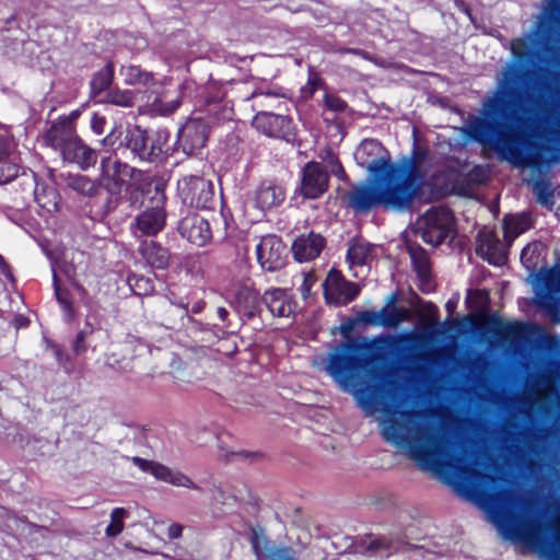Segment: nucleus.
Here are the masks:
<instances>
[{"label": "nucleus", "instance_id": "nucleus-40", "mask_svg": "<svg viewBox=\"0 0 560 560\" xmlns=\"http://www.w3.org/2000/svg\"><path fill=\"white\" fill-rule=\"evenodd\" d=\"M109 103L122 107H129L133 104V93L131 91H113L108 94Z\"/></svg>", "mask_w": 560, "mask_h": 560}, {"label": "nucleus", "instance_id": "nucleus-11", "mask_svg": "<svg viewBox=\"0 0 560 560\" xmlns=\"http://www.w3.org/2000/svg\"><path fill=\"white\" fill-rule=\"evenodd\" d=\"M257 261L264 270L276 271L285 264L287 246L276 235H265L256 245Z\"/></svg>", "mask_w": 560, "mask_h": 560}, {"label": "nucleus", "instance_id": "nucleus-36", "mask_svg": "<svg viewBox=\"0 0 560 560\" xmlns=\"http://www.w3.org/2000/svg\"><path fill=\"white\" fill-rule=\"evenodd\" d=\"M126 510L122 508H116L110 513V523L106 527V535L108 537H115L119 535L124 529V520L126 517Z\"/></svg>", "mask_w": 560, "mask_h": 560}, {"label": "nucleus", "instance_id": "nucleus-15", "mask_svg": "<svg viewBox=\"0 0 560 560\" xmlns=\"http://www.w3.org/2000/svg\"><path fill=\"white\" fill-rule=\"evenodd\" d=\"M477 254L494 266L504 265L508 258L505 246L489 229H483L478 234Z\"/></svg>", "mask_w": 560, "mask_h": 560}, {"label": "nucleus", "instance_id": "nucleus-29", "mask_svg": "<svg viewBox=\"0 0 560 560\" xmlns=\"http://www.w3.org/2000/svg\"><path fill=\"white\" fill-rule=\"evenodd\" d=\"M126 144L141 160H150L149 137L142 129L130 128L126 136Z\"/></svg>", "mask_w": 560, "mask_h": 560}, {"label": "nucleus", "instance_id": "nucleus-7", "mask_svg": "<svg viewBox=\"0 0 560 560\" xmlns=\"http://www.w3.org/2000/svg\"><path fill=\"white\" fill-rule=\"evenodd\" d=\"M533 287L535 304L556 318L560 312V265L536 273Z\"/></svg>", "mask_w": 560, "mask_h": 560}, {"label": "nucleus", "instance_id": "nucleus-8", "mask_svg": "<svg viewBox=\"0 0 560 560\" xmlns=\"http://www.w3.org/2000/svg\"><path fill=\"white\" fill-rule=\"evenodd\" d=\"M453 225V215L447 208L432 207L417 220L416 229L427 244L436 246L452 235Z\"/></svg>", "mask_w": 560, "mask_h": 560}, {"label": "nucleus", "instance_id": "nucleus-58", "mask_svg": "<svg viewBox=\"0 0 560 560\" xmlns=\"http://www.w3.org/2000/svg\"><path fill=\"white\" fill-rule=\"evenodd\" d=\"M115 207H116V203L114 205L113 201L108 202V206H107L108 210H113V209H115Z\"/></svg>", "mask_w": 560, "mask_h": 560}, {"label": "nucleus", "instance_id": "nucleus-59", "mask_svg": "<svg viewBox=\"0 0 560 560\" xmlns=\"http://www.w3.org/2000/svg\"><path fill=\"white\" fill-rule=\"evenodd\" d=\"M307 282H308V279H307V278H304L305 292H308V291H310V288H308V285H307Z\"/></svg>", "mask_w": 560, "mask_h": 560}, {"label": "nucleus", "instance_id": "nucleus-45", "mask_svg": "<svg viewBox=\"0 0 560 560\" xmlns=\"http://www.w3.org/2000/svg\"><path fill=\"white\" fill-rule=\"evenodd\" d=\"M325 104L328 108L335 112H342L346 107V103L335 95H325Z\"/></svg>", "mask_w": 560, "mask_h": 560}, {"label": "nucleus", "instance_id": "nucleus-57", "mask_svg": "<svg viewBox=\"0 0 560 560\" xmlns=\"http://www.w3.org/2000/svg\"><path fill=\"white\" fill-rule=\"evenodd\" d=\"M446 307H447L448 312H452L453 308L455 307V304L452 303L451 301H448L447 304H446Z\"/></svg>", "mask_w": 560, "mask_h": 560}, {"label": "nucleus", "instance_id": "nucleus-43", "mask_svg": "<svg viewBox=\"0 0 560 560\" xmlns=\"http://www.w3.org/2000/svg\"><path fill=\"white\" fill-rule=\"evenodd\" d=\"M357 323L369 325V326H380L381 316H380V310L374 311H361L357 314L355 317Z\"/></svg>", "mask_w": 560, "mask_h": 560}, {"label": "nucleus", "instance_id": "nucleus-48", "mask_svg": "<svg viewBox=\"0 0 560 560\" xmlns=\"http://www.w3.org/2000/svg\"><path fill=\"white\" fill-rule=\"evenodd\" d=\"M524 325L521 323H509L503 327L505 334L518 336L523 331Z\"/></svg>", "mask_w": 560, "mask_h": 560}, {"label": "nucleus", "instance_id": "nucleus-46", "mask_svg": "<svg viewBox=\"0 0 560 560\" xmlns=\"http://www.w3.org/2000/svg\"><path fill=\"white\" fill-rule=\"evenodd\" d=\"M92 332V328L90 326H86L85 328H83L77 336V339L74 340L73 342V350L77 352V353H80L82 351H84L85 347L83 345V341L85 339V337Z\"/></svg>", "mask_w": 560, "mask_h": 560}, {"label": "nucleus", "instance_id": "nucleus-17", "mask_svg": "<svg viewBox=\"0 0 560 560\" xmlns=\"http://www.w3.org/2000/svg\"><path fill=\"white\" fill-rule=\"evenodd\" d=\"M178 231L184 238L197 246H203L212 237L209 222L199 214L185 217L179 222Z\"/></svg>", "mask_w": 560, "mask_h": 560}, {"label": "nucleus", "instance_id": "nucleus-51", "mask_svg": "<svg viewBox=\"0 0 560 560\" xmlns=\"http://www.w3.org/2000/svg\"><path fill=\"white\" fill-rule=\"evenodd\" d=\"M183 527L178 524H172L168 527V537L172 539L178 538L182 534Z\"/></svg>", "mask_w": 560, "mask_h": 560}, {"label": "nucleus", "instance_id": "nucleus-42", "mask_svg": "<svg viewBox=\"0 0 560 560\" xmlns=\"http://www.w3.org/2000/svg\"><path fill=\"white\" fill-rule=\"evenodd\" d=\"M539 248V244H529L523 248L521 253V261L527 269L534 268L537 265L535 255L538 254Z\"/></svg>", "mask_w": 560, "mask_h": 560}, {"label": "nucleus", "instance_id": "nucleus-39", "mask_svg": "<svg viewBox=\"0 0 560 560\" xmlns=\"http://www.w3.org/2000/svg\"><path fill=\"white\" fill-rule=\"evenodd\" d=\"M534 194L537 201L544 206H551L553 203V195L549 186L544 180L533 183Z\"/></svg>", "mask_w": 560, "mask_h": 560}, {"label": "nucleus", "instance_id": "nucleus-34", "mask_svg": "<svg viewBox=\"0 0 560 560\" xmlns=\"http://www.w3.org/2000/svg\"><path fill=\"white\" fill-rule=\"evenodd\" d=\"M167 139L168 132L166 130H158L152 137H149V161L168 152Z\"/></svg>", "mask_w": 560, "mask_h": 560}, {"label": "nucleus", "instance_id": "nucleus-21", "mask_svg": "<svg viewBox=\"0 0 560 560\" xmlns=\"http://www.w3.org/2000/svg\"><path fill=\"white\" fill-rule=\"evenodd\" d=\"M61 155L65 161L74 163L82 170L93 166L97 160L95 150L85 145L78 137L63 149Z\"/></svg>", "mask_w": 560, "mask_h": 560}, {"label": "nucleus", "instance_id": "nucleus-53", "mask_svg": "<svg viewBox=\"0 0 560 560\" xmlns=\"http://www.w3.org/2000/svg\"><path fill=\"white\" fill-rule=\"evenodd\" d=\"M217 314H218V317L221 319V320H225L228 315H229V312L226 311V308L224 307H219L217 310Z\"/></svg>", "mask_w": 560, "mask_h": 560}, {"label": "nucleus", "instance_id": "nucleus-9", "mask_svg": "<svg viewBox=\"0 0 560 560\" xmlns=\"http://www.w3.org/2000/svg\"><path fill=\"white\" fill-rule=\"evenodd\" d=\"M177 192L184 205L196 209L212 206L214 187L211 180L199 175H184L177 182Z\"/></svg>", "mask_w": 560, "mask_h": 560}, {"label": "nucleus", "instance_id": "nucleus-24", "mask_svg": "<svg viewBox=\"0 0 560 560\" xmlns=\"http://www.w3.org/2000/svg\"><path fill=\"white\" fill-rule=\"evenodd\" d=\"M364 373L365 372H359L354 384L349 389H345L341 385L338 386L341 390L353 395L357 404L366 416H372L376 411L377 400L376 395L372 389L361 387V385L364 383Z\"/></svg>", "mask_w": 560, "mask_h": 560}, {"label": "nucleus", "instance_id": "nucleus-22", "mask_svg": "<svg viewBox=\"0 0 560 560\" xmlns=\"http://www.w3.org/2000/svg\"><path fill=\"white\" fill-rule=\"evenodd\" d=\"M264 303L269 312L277 317H289L294 310L291 294L284 289H270L264 294Z\"/></svg>", "mask_w": 560, "mask_h": 560}, {"label": "nucleus", "instance_id": "nucleus-28", "mask_svg": "<svg viewBox=\"0 0 560 560\" xmlns=\"http://www.w3.org/2000/svg\"><path fill=\"white\" fill-rule=\"evenodd\" d=\"M140 250L143 258L151 267L164 269L168 265V250L158 245L155 242L143 243Z\"/></svg>", "mask_w": 560, "mask_h": 560}, {"label": "nucleus", "instance_id": "nucleus-56", "mask_svg": "<svg viewBox=\"0 0 560 560\" xmlns=\"http://www.w3.org/2000/svg\"><path fill=\"white\" fill-rule=\"evenodd\" d=\"M113 137H114V135H113V133L108 135L107 137H105V138H104L103 143H104V144L109 143L110 145H113V144H114V142H113Z\"/></svg>", "mask_w": 560, "mask_h": 560}, {"label": "nucleus", "instance_id": "nucleus-1", "mask_svg": "<svg viewBox=\"0 0 560 560\" xmlns=\"http://www.w3.org/2000/svg\"><path fill=\"white\" fill-rule=\"evenodd\" d=\"M383 438L482 509L501 536L533 549L544 560H560V527L555 540L539 525L517 520L505 506L509 493L499 491L497 480L477 471L467 454L457 450L445 430L421 411H388L380 419Z\"/></svg>", "mask_w": 560, "mask_h": 560}, {"label": "nucleus", "instance_id": "nucleus-50", "mask_svg": "<svg viewBox=\"0 0 560 560\" xmlns=\"http://www.w3.org/2000/svg\"><path fill=\"white\" fill-rule=\"evenodd\" d=\"M10 147V141L3 137H0V161H2V159L9 158Z\"/></svg>", "mask_w": 560, "mask_h": 560}, {"label": "nucleus", "instance_id": "nucleus-14", "mask_svg": "<svg viewBox=\"0 0 560 560\" xmlns=\"http://www.w3.org/2000/svg\"><path fill=\"white\" fill-rule=\"evenodd\" d=\"M375 257V246L362 240L351 242L347 252L349 269L354 278H364Z\"/></svg>", "mask_w": 560, "mask_h": 560}, {"label": "nucleus", "instance_id": "nucleus-60", "mask_svg": "<svg viewBox=\"0 0 560 560\" xmlns=\"http://www.w3.org/2000/svg\"><path fill=\"white\" fill-rule=\"evenodd\" d=\"M156 102H158V98L155 97V98L153 100V103H152V104H153V105H155V103H156Z\"/></svg>", "mask_w": 560, "mask_h": 560}, {"label": "nucleus", "instance_id": "nucleus-37", "mask_svg": "<svg viewBox=\"0 0 560 560\" xmlns=\"http://www.w3.org/2000/svg\"><path fill=\"white\" fill-rule=\"evenodd\" d=\"M114 75L113 65L108 63L104 69L96 73L91 82L95 92H101L109 86Z\"/></svg>", "mask_w": 560, "mask_h": 560}, {"label": "nucleus", "instance_id": "nucleus-38", "mask_svg": "<svg viewBox=\"0 0 560 560\" xmlns=\"http://www.w3.org/2000/svg\"><path fill=\"white\" fill-rule=\"evenodd\" d=\"M20 172V166L9 158L0 161V185H4L14 179Z\"/></svg>", "mask_w": 560, "mask_h": 560}, {"label": "nucleus", "instance_id": "nucleus-18", "mask_svg": "<svg viewBox=\"0 0 560 560\" xmlns=\"http://www.w3.org/2000/svg\"><path fill=\"white\" fill-rule=\"evenodd\" d=\"M230 304L247 317H253L259 308V294L248 284H241L230 294Z\"/></svg>", "mask_w": 560, "mask_h": 560}, {"label": "nucleus", "instance_id": "nucleus-52", "mask_svg": "<svg viewBox=\"0 0 560 560\" xmlns=\"http://www.w3.org/2000/svg\"><path fill=\"white\" fill-rule=\"evenodd\" d=\"M164 115H167V114H171L173 113L178 106H179V101L178 100H175L173 101L170 105H167L165 108H163L162 106L160 105H155Z\"/></svg>", "mask_w": 560, "mask_h": 560}, {"label": "nucleus", "instance_id": "nucleus-35", "mask_svg": "<svg viewBox=\"0 0 560 560\" xmlns=\"http://www.w3.org/2000/svg\"><path fill=\"white\" fill-rule=\"evenodd\" d=\"M410 257L421 281L430 285V266L429 260L424 252L422 250H410Z\"/></svg>", "mask_w": 560, "mask_h": 560}, {"label": "nucleus", "instance_id": "nucleus-44", "mask_svg": "<svg viewBox=\"0 0 560 560\" xmlns=\"http://www.w3.org/2000/svg\"><path fill=\"white\" fill-rule=\"evenodd\" d=\"M52 272H54V284H55V294H56V298L58 300V302L60 303V305L62 306V308L70 313L71 312V305L68 301V298H67V294L65 292H62L58 285V281H57V276H56V266L52 265Z\"/></svg>", "mask_w": 560, "mask_h": 560}, {"label": "nucleus", "instance_id": "nucleus-54", "mask_svg": "<svg viewBox=\"0 0 560 560\" xmlns=\"http://www.w3.org/2000/svg\"><path fill=\"white\" fill-rule=\"evenodd\" d=\"M212 497L215 501H222V503H225L223 499V491L221 489H215Z\"/></svg>", "mask_w": 560, "mask_h": 560}, {"label": "nucleus", "instance_id": "nucleus-30", "mask_svg": "<svg viewBox=\"0 0 560 560\" xmlns=\"http://www.w3.org/2000/svg\"><path fill=\"white\" fill-rule=\"evenodd\" d=\"M35 200L38 207L46 213L50 214L59 209L60 196L54 187L36 186Z\"/></svg>", "mask_w": 560, "mask_h": 560}, {"label": "nucleus", "instance_id": "nucleus-20", "mask_svg": "<svg viewBox=\"0 0 560 560\" xmlns=\"http://www.w3.org/2000/svg\"><path fill=\"white\" fill-rule=\"evenodd\" d=\"M324 245L325 240L319 234L301 235L292 245L293 256L300 262L310 261L320 254Z\"/></svg>", "mask_w": 560, "mask_h": 560}, {"label": "nucleus", "instance_id": "nucleus-55", "mask_svg": "<svg viewBox=\"0 0 560 560\" xmlns=\"http://www.w3.org/2000/svg\"><path fill=\"white\" fill-rule=\"evenodd\" d=\"M265 96L266 98H269V97H273L275 95L271 94V93H266V94H262V93H259V94H253V97L255 100V104H257L258 100L260 97Z\"/></svg>", "mask_w": 560, "mask_h": 560}, {"label": "nucleus", "instance_id": "nucleus-27", "mask_svg": "<svg viewBox=\"0 0 560 560\" xmlns=\"http://www.w3.org/2000/svg\"><path fill=\"white\" fill-rule=\"evenodd\" d=\"M530 218L525 213L506 215L503 222L504 241L510 245L530 228Z\"/></svg>", "mask_w": 560, "mask_h": 560}, {"label": "nucleus", "instance_id": "nucleus-6", "mask_svg": "<svg viewBox=\"0 0 560 560\" xmlns=\"http://www.w3.org/2000/svg\"><path fill=\"white\" fill-rule=\"evenodd\" d=\"M328 172L339 178L345 176L341 164L334 155H329L325 160V165L319 162L307 163L302 171L300 185L301 195L307 199L319 198L328 188Z\"/></svg>", "mask_w": 560, "mask_h": 560}, {"label": "nucleus", "instance_id": "nucleus-13", "mask_svg": "<svg viewBox=\"0 0 560 560\" xmlns=\"http://www.w3.org/2000/svg\"><path fill=\"white\" fill-rule=\"evenodd\" d=\"M360 292L358 284L347 281L340 271L331 269L324 283V294L328 303L346 305Z\"/></svg>", "mask_w": 560, "mask_h": 560}, {"label": "nucleus", "instance_id": "nucleus-26", "mask_svg": "<svg viewBox=\"0 0 560 560\" xmlns=\"http://www.w3.org/2000/svg\"><path fill=\"white\" fill-rule=\"evenodd\" d=\"M252 547L258 560L262 557L269 560H294L290 549L269 545V542L255 530L253 532Z\"/></svg>", "mask_w": 560, "mask_h": 560}, {"label": "nucleus", "instance_id": "nucleus-41", "mask_svg": "<svg viewBox=\"0 0 560 560\" xmlns=\"http://www.w3.org/2000/svg\"><path fill=\"white\" fill-rule=\"evenodd\" d=\"M128 283L137 294H148L153 290L151 281L143 277L130 276Z\"/></svg>", "mask_w": 560, "mask_h": 560}, {"label": "nucleus", "instance_id": "nucleus-33", "mask_svg": "<svg viewBox=\"0 0 560 560\" xmlns=\"http://www.w3.org/2000/svg\"><path fill=\"white\" fill-rule=\"evenodd\" d=\"M68 186L74 191L88 197L94 196L97 191L96 184L89 177L80 174L70 175L68 177Z\"/></svg>", "mask_w": 560, "mask_h": 560}, {"label": "nucleus", "instance_id": "nucleus-25", "mask_svg": "<svg viewBox=\"0 0 560 560\" xmlns=\"http://www.w3.org/2000/svg\"><path fill=\"white\" fill-rule=\"evenodd\" d=\"M396 295L390 294L387 303L380 310V326L385 328H397L401 323L410 319V311L406 307L395 306Z\"/></svg>", "mask_w": 560, "mask_h": 560}, {"label": "nucleus", "instance_id": "nucleus-31", "mask_svg": "<svg viewBox=\"0 0 560 560\" xmlns=\"http://www.w3.org/2000/svg\"><path fill=\"white\" fill-rule=\"evenodd\" d=\"M120 75L122 77L124 82L128 85L150 88L154 82V78L151 73L142 71L137 66L121 67Z\"/></svg>", "mask_w": 560, "mask_h": 560}, {"label": "nucleus", "instance_id": "nucleus-12", "mask_svg": "<svg viewBox=\"0 0 560 560\" xmlns=\"http://www.w3.org/2000/svg\"><path fill=\"white\" fill-rule=\"evenodd\" d=\"M209 132L208 124L201 118L187 120L177 133V148L190 155L202 149Z\"/></svg>", "mask_w": 560, "mask_h": 560}, {"label": "nucleus", "instance_id": "nucleus-5", "mask_svg": "<svg viewBox=\"0 0 560 560\" xmlns=\"http://www.w3.org/2000/svg\"><path fill=\"white\" fill-rule=\"evenodd\" d=\"M101 182L110 196L122 199L128 196L130 206H135L139 199L138 178L141 173L126 163L103 158L101 161Z\"/></svg>", "mask_w": 560, "mask_h": 560}, {"label": "nucleus", "instance_id": "nucleus-2", "mask_svg": "<svg viewBox=\"0 0 560 560\" xmlns=\"http://www.w3.org/2000/svg\"><path fill=\"white\" fill-rule=\"evenodd\" d=\"M540 49L539 30L511 42L513 61L504 68L493 94L483 102L482 117H475L464 127V132L470 140L517 167L532 166V158L523 154L515 132L502 128L498 119L515 104L524 82L522 67L534 62L539 57Z\"/></svg>", "mask_w": 560, "mask_h": 560}, {"label": "nucleus", "instance_id": "nucleus-19", "mask_svg": "<svg viewBox=\"0 0 560 560\" xmlns=\"http://www.w3.org/2000/svg\"><path fill=\"white\" fill-rule=\"evenodd\" d=\"M77 137L70 119L61 118L54 122L44 136V142L60 153Z\"/></svg>", "mask_w": 560, "mask_h": 560}, {"label": "nucleus", "instance_id": "nucleus-47", "mask_svg": "<svg viewBox=\"0 0 560 560\" xmlns=\"http://www.w3.org/2000/svg\"><path fill=\"white\" fill-rule=\"evenodd\" d=\"M104 126H105V118L103 116L94 114L91 118L92 130L95 133L101 135L104 132Z\"/></svg>", "mask_w": 560, "mask_h": 560}, {"label": "nucleus", "instance_id": "nucleus-16", "mask_svg": "<svg viewBox=\"0 0 560 560\" xmlns=\"http://www.w3.org/2000/svg\"><path fill=\"white\" fill-rule=\"evenodd\" d=\"M132 462L142 471L151 474L159 480H162L176 487L194 489L197 488L195 483L186 475L182 474L178 470H173L162 464L147 460L140 457H133Z\"/></svg>", "mask_w": 560, "mask_h": 560}, {"label": "nucleus", "instance_id": "nucleus-61", "mask_svg": "<svg viewBox=\"0 0 560 560\" xmlns=\"http://www.w3.org/2000/svg\"><path fill=\"white\" fill-rule=\"evenodd\" d=\"M2 260V257L0 256V261Z\"/></svg>", "mask_w": 560, "mask_h": 560}, {"label": "nucleus", "instance_id": "nucleus-23", "mask_svg": "<svg viewBox=\"0 0 560 560\" xmlns=\"http://www.w3.org/2000/svg\"><path fill=\"white\" fill-rule=\"evenodd\" d=\"M284 189L278 184L271 182L262 183L254 195V206L261 212L272 207L279 206L284 200Z\"/></svg>", "mask_w": 560, "mask_h": 560}, {"label": "nucleus", "instance_id": "nucleus-4", "mask_svg": "<svg viewBox=\"0 0 560 560\" xmlns=\"http://www.w3.org/2000/svg\"><path fill=\"white\" fill-rule=\"evenodd\" d=\"M394 342V337L389 335L342 342L328 352L325 371L337 385L349 389L359 372H365L371 363L387 358L393 351Z\"/></svg>", "mask_w": 560, "mask_h": 560}, {"label": "nucleus", "instance_id": "nucleus-32", "mask_svg": "<svg viewBox=\"0 0 560 560\" xmlns=\"http://www.w3.org/2000/svg\"><path fill=\"white\" fill-rule=\"evenodd\" d=\"M289 119L282 115H275L271 113H261L255 117L254 124L258 129L268 136H277L275 127L284 126L289 124Z\"/></svg>", "mask_w": 560, "mask_h": 560}, {"label": "nucleus", "instance_id": "nucleus-10", "mask_svg": "<svg viewBox=\"0 0 560 560\" xmlns=\"http://www.w3.org/2000/svg\"><path fill=\"white\" fill-rule=\"evenodd\" d=\"M165 201L164 191L155 187L150 206L136 219V228L141 234L155 235L164 228L166 220Z\"/></svg>", "mask_w": 560, "mask_h": 560}, {"label": "nucleus", "instance_id": "nucleus-49", "mask_svg": "<svg viewBox=\"0 0 560 560\" xmlns=\"http://www.w3.org/2000/svg\"><path fill=\"white\" fill-rule=\"evenodd\" d=\"M560 9V0H548L545 9H544V15L545 16H551L555 11H559Z\"/></svg>", "mask_w": 560, "mask_h": 560}, {"label": "nucleus", "instance_id": "nucleus-3", "mask_svg": "<svg viewBox=\"0 0 560 560\" xmlns=\"http://www.w3.org/2000/svg\"><path fill=\"white\" fill-rule=\"evenodd\" d=\"M354 160L373 178L350 192V205L357 211L377 206L405 211L421 190L424 174L417 160L404 158L390 163L388 151L377 140H363L354 152Z\"/></svg>", "mask_w": 560, "mask_h": 560}]
</instances>
